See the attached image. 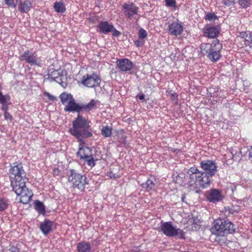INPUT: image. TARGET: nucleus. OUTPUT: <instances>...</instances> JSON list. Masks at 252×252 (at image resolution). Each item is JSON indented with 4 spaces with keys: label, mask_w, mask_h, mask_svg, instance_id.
Instances as JSON below:
<instances>
[{
    "label": "nucleus",
    "mask_w": 252,
    "mask_h": 252,
    "mask_svg": "<svg viewBox=\"0 0 252 252\" xmlns=\"http://www.w3.org/2000/svg\"><path fill=\"white\" fill-rule=\"evenodd\" d=\"M200 165L203 171L199 170L195 166L188 169L187 174L189 177L188 184L195 188L204 189L210 185V178L215 175L217 165L214 161L211 160H202L200 162Z\"/></svg>",
    "instance_id": "f257e3e1"
},
{
    "label": "nucleus",
    "mask_w": 252,
    "mask_h": 252,
    "mask_svg": "<svg viewBox=\"0 0 252 252\" xmlns=\"http://www.w3.org/2000/svg\"><path fill=\"white\" fill-rule=\"evenodd\" d=\"M90 122L79 114L72 122V127L69 130L70 134L75 137L79 141L91 137L93 134L90 129Z\"/></svg>",
    "instance_id": "f03ea898"
},
{
    "label": "nucleus",
    "mask_w": 252,
    "mask_h": 252,
    "mask_svg": "<svg viewBox=\"0 0 252 252\" xmlns=\"http://www.w3.org/2000/svg\"><path fill=\"white\" fill-rule=\"evenodd\" d=\"M222 47V44L218 39H216L211 44L202 43L200 47L202 54L206 55L208 58L212 62H216L221 57L220 51Z\"/></svg>",
    "instance_id": "7ed1b4c3"
},
{
    "label": "nucleus",
    "mask_w": 252,
    "mask_h": 252,
    "mask_svg": "<svg viewBox=\"0 0 252 252\" xmlns=\"http://www.w3.org/2000/svg\"><path fill=\"white\" fill-rule=\"evenodd\" d=\"M99 104V100L94 99H91L87 104L77 103L73 98L65 105L64 110L65 112H77L79 113L82 112L88 113L93 110L95 109Z\"/></svg>",
    "instance_id": "20e7f679"
},
{
    "label": "nucleus",
    "mask_w": 252,
    "mask_h": 252,
    "mask_svg": "<svg viewBox=\"0 0 252 252\" xmlns=\"http://www.w3.org/2000/svg\"><path fill=\"white\" fill-rule=\"evenodd\" d=\"M235 230L234 224L231 221L221 219L215 220L210 229L213 234L219 236L232 233Z\"/></svg>",
    "instance_id": "39448f33"
},
{
    "label": "nucleus",
    "mask_w": 252,
    "mask_h": 252,
    "mask_svg": "<svg viewBox=\"0 0 252 252\" xmlns=\"http://www.w3.org/2000/svg\"><path fill=\"white\" fill-rule=\"evenodd\" d=\"M12 187L22 183H26L28 179L21 164L13 163L9 171Z\"/></svg>",
    "instance_id": "423d86ee"
},
{
    "label": "nucleus",
    "mask_w": 252,
    "mask_h": 252,
    "mask_svg": "<svg viewBox=\"0 0 252 252\" xmlns=\"http://www.w3.org/2000/svg\"><path fill=\"white\" fill-rule=\"evenodd\" d=\"M67 176L68 182L73 188H77L83 191L88 184L86 176L80 174L75 169L68 170Z\"/></svg>",
    "instance_id": "0eeeda50"
},
{
    "label": "nucleus",
    "mask_w": 252,
    "mask_h": 252,
    "mask_svg": "<svg viewBox=\"0 0 252 252\" xmlns=\"http://www.w3.org/2000/svg\"><path fill=\"white\" fill-rule=\"evenodd\" d=\"M159 231H161L166 236L169 237H177L181 239H185V232L182 229L174 226L171 222L167 221L161 223Z\"/></svg>",
    "instance_id": "6e6552de"
},
{
    "label": "nucleus",
    "mask_w": 252,
    "mask_h": 252,
    "mask_svg": "<svg viewBox=\"0 0 252 252\" xmlns=\"http://www.w3.org/2000/svg\"><path fill=\"white\" fill-rule=\"evenodd\" d=\"M26 183H22L12 187L13 190L18 196H20V202L23 204L29 203L32 199L33 193L26 186Z\"/></svg>",
    "instance_id": "1a4fd4ad"
},
{
    "label": "nucleus",
    "mask_w": 252,
    "mask_h": 252,
    "mask_svg": "<svg viewBox=\"0 0 252 252\" xmlns=\"http://www.w3.org/2000/svg\"><path fill=\"white\" fill-rule=\"evenodd\" d=\"M21 61L30 64L31 65H36L41 67L43 65L42 61L40 57H37L36 53L32 52L29 50L24 52L19 56Z\"/></svg>",
    "instance_id": "9d476101"
},
{
    "label": "nucleus",
    "mask_w": 252,
    "mask_h": 252,
    "mask_svg": "<svg viewBox=\"0 0 252 252\" xmlns=\"http://www.w3.org/2000/svg\"><path fill=\"white\" fill-rule=\"evenodd\" d=\"M122 10L125 17L129 20H138L139 7L132 2H125L122 5Z\"/></svg>",
    "instance_id": "9b49d317"
},
{
    "label": "nucleus",
    "mask_w": 252,
    "mask_h": 252,
    "mask_svg": "<svg viewBox=\"0 0 252 252\" xmlns=\"http://www.w3.org/2000/svg\"><path fill=\"white\" fill-rule=\"evenodd\" d=\"M48 75L49 79L55 81L61 84L63 86L64 85H66L65 82L66 79V71L61 68L57 70H54L53 68H50L48 70Z\"/></svg>",
    "instance_id": "f8f14e48"
},
{
    "label": "nucleus",
    "mask_w": 252,
    "mask_h": 252,
    "mask_svg": "<svg viewBox=\"0 0 252 252\" xmlns=\"http://www.w3.org/2000/svg\"><path fill=\"white\" fill-rule=\"evenodd\" d=\"M100 82V78L94 72L85 74L83 76L81 80V83L88 88L97 87L99 86Z\"/></svg>",
    "instance_id": "ddd939ff"
},
{
    "label": "nucleus",
    "mask_w": 252,
    "mask_h": 252,
    "mask_svg": "<svg viewBox=\"0 0 252 252\" xmlns=\"http://www.w3.org/2000/svg\"><path fill=\"white\" fill-rule=\"evenodd\" d=\"M183 29L184 27L181 22H174L168 25L167 31L170 35L177 36L182 34Z\"/></svg>",
    "instance_id": "4468645a"
},
{
    "label": "nucleus",
    "mask_w": 252,
    "mask_h": 252,
    "mask_svg": "<svg viewBox=\"0 0 252 252\" xmlns=\"http://www.w3.org/2000/svg\"><path fill=\"white\" fill-rule=\"evenodd\" d=\"M116 64L122 72H127L130 71L133 67L134 64L129 60L126 58L118 60Z\"/></svg>",
    "instance_id": "2eb2a0df"
},
{
    "label": "nucleus",
    "mask_w": 252,
    "mask_h": 252,
    "mask_svg": "<svg viewBox=\"0 0 252 252\" xmlns=\"http://www.w3.org/2000/svg\"><path fill=\"white\" fill-rule=\"evenodd\" d=\"M207 198L210 202L215 203L222 199L220 191L217 189H212L208 191Z\"/></svg>",
    "instance_id": "dca6fc26"
},
{
    "label": "nucleus",
    "mask_w": 252,
    "mask_h": 252,
    "mask_svg": "<svg viewBox=\"0 0 252 252\" xmlns=\"http://www.w3.org/2000/svg\"><path fill=\"white\" fill-rule=\"evenodd\" d=\"M97 27L99 29V33L106 34L112 32L114 26L108 21H100Z\"/></svg>",
    "instance_id": "f3484780"
},
{
    "label": "nucleus",
    "mask_w": 252,
    "mask_h": 252,
    "mask_svg": "<svg viewBox=\"0 0 252 252\" xmlns=\"http://www.w3.org/2000/svg\"><path fill=\"white\" fill-rule=\"evenodd\" d=\"M204 36L210 38H215L220 33L219 29L214 26L206 27L203 31Z\"/></svg>",
    "instance_id": "a211bd4d"
},
{
    "label": "nucleus",
    "mask_w": 252,
    "mask_h": 252,
    "mask_svg": "<svg viewBox=\"0 0 252 252\" xmlns=\"http://www.w3.org/2000/svg\"><path fill=\"white\" fill-rule=\"evenodd\" d=\"M92 155L91 149L88 147L83 146L79 148V151L77 153V156L81 160H84L86 158H89Z\"/></svg>",
    "instance_id": "6ab92c4d"
},
{
    "label": "nucleus",
    "mask_w": 252,
    "mask_h": 252,
    "mask_svg": "<svg viewBox=\"0 0 252 252\" xmlns=\"http://www.w3.org/2000/svg\"><path fill=\"white\" fill-rule=\"evenodd\" d=\"M53 223L49 220H45L40 225V229L45 235H48L52 229Z\"/></svg>",
    "instance_id": "aec40b11"
},
{
    "label": "nucleus",
    "mask_w": 252,
    "mask_h": 252,
    "mask_svg": "<svg viewBox=\"0 0 252 252\" xmlns=\"http://www.w3.org/2000/svg\"><path fill=\"white\" fill-rule=\"evenodd\" d=\"M156 179L153 176H151L148 179L145 183H143L141 186L143 188L146 189L148 191L153 189L155 188L157 183Z\"/></svg>",
    "instance_id": "412c9836"
},
{
    "label": "nucleus",
    "mask_w": 252,
    "mask_h": 252,
    "mask_svg": "<svg viewBox=\"0 0 252 252\" xmlns=\"http://www.w3.org/2000/svg\"><path fill=\"white\" fill-rule=\"evenodd\" d=\"M32 5L30 0H25L23 2L20 1L18 9L21 12L27 13L30 10Z\"/></svg>",
    "instance_id": "4be33fe9"
},
{
    "label": "nucleus",
    "mask_w": 252,
    "mask_h": 252,
    "mask_svg": "<svg viewBox=\"0 0 252 252\" xmlns=\"http://www.w3.org/2000/svg\"><path fill=\"white\" fill-rule=\"evenodd\" d=\"M77 249L78 252H90L91 246L89 242H81L77 244Z\"/></svg>",
    "instance_id": "5701e85b"
},
{
    "label": "nucleus",
    "mask_w": 252,
    "mask_h": 252,
    "mask_svg": "<svg viewBox=\"0 0 252 252\" xmlns=\"http://www.w3.org/2000/svg\"><path fill=\"white\" fill-rule=\"evenodd\" d=\"M242 38L244 39L243 40L245 42L246 46H249L250 47H252V34L251 32L247 33L242 32L240 33Z\"/></svg>",
    "instance_id": "b1692460"
},
{
    "label": "nucleus",
    "mask_w": 252,
    "mask_h": 252,
    "mask_svg": "<svg viewBox=\"0 0 252 252\" xmlns=\"http://www.w3.org/2000/svg\"><path fill=\"white\" fill-rule=\"evenodd\" d=\"M34 208L41 215H44L45 214V207L43 203L39 201L35 200L34 202Z\"/></svg>",
    "instance_id": "393cba45"
},
{
    "label": "nucleus",
    "mask_w": 252,
    "mask_h": 252,
    "mask_svg": "<svg viewBox=\"0 0 252 252\" xmlns=\"http://www.w3.org/2000/svg\"><path fill=\"white\" fill-rule=\"evenodd\" d=\"M60 97L63 105H66L70 101L73 99L72 95L70 94L63 93L61 94Z\"/></svg>",
    "instance_id": "a878e982"
},
{
    "label": "nucleus",
    "mask_w": 252,
    "mask_h": 252,
    "mask_svg": "<svg viewBox=\"0 0 252 252\" xmlns=\"http://www.w3.org/2000/svg\"><path fill=\"white\" fill-rule=\"evenodd\" d=\"M54 8L57 13H63L66 10V8L63 1L55 2L54 4Z\"/></svg>",
    "instance_id": "bb28decb"
},
{
    "label": "nucleus",
    "mask_w": 252,
    "mask_h": 252,
    "mask_svg": "<svg viewBox=\"0 0 252 252\" xmlns=\"http://www.w3.org/2000/svg\"><path fill=\"white\" fill-rule=\"evenodd\" d=\"M101 134L104 137H109L111 136L112 132V128L108 126H102L101 129Z\"/></svg>",
    "instance_id": "cd10ccee"
},
{
    "label": "nucleus",
    "mask_w": 252,
    "mask_h": 252,
    "mask_svg": "<svg viewBox=\"0 0 252 252\" xmlns=\"http://www.w3.org/2000/svg\"><path fill=\"white\" fill-rule=\"evenodd\" d=\"M9 205V201L7 199L0 197V212H2L7 209Z\"/></svg>",
    "instance_id": "c85d7f7f"
},
{
    "label": "nucleus",
    "mask_w": 252,
    "mask_h": 252,
    "mask_svg": "<svg viewBox=\"0 0 252 252\" xmlns=\"http://www.w3.org/2000/svg\"><path fill=\"white\" fill-rule=\"evenodd\" d=\"M231 153L233 160L237 161L240 159L241 153L238 148L232 150Z\"/></svg>",
    "instance_id": "c756f323"
},
{
    "label": "nucleus",
    "mask_w": 252,
    "mask_h": 252,
    "mask_svg": "<svg viewBox=\"0 0 252 252\" xmlns=\"http://www.w3.org/2000/svg\"><path fill=\"white\" fill-rule=\"evenodd\" d=\"M10 97L9 94L4 95L1 92H0V103L1 104H8L10 100Z\"/></svg>",
    "instance_id": "7c9ffc66"
},
{
    "label": "nucleus",
    "mask_w": 252,
    "mask_h": 252,
    "mask_svg": "<svg viewBox=\"0 0 252 252\" xmlns=\"http://www.w3.org/2000/svg\"><path fill=\"white\" fill-rule=\"evenodd\" d=\"M240 211V208L238 207H236V209L231 208L229 207L225 208V213H227L226 215L228 216H230V214L233 215L237 214Z\"/></svg>",
    "instance_id": "2f4dec72"
},
{
    "label": "nucleus",
    "mask_w": 252,
    "mask_h": 252,
    "mask_svg": "<svg viewBox=\"0 0 252 252\" xmlns=\"http://www.w3.org/2000/svg\"><path fill=\"white\" fill-rule=\"evenodd\" d=\"M251 0H238V2L240 7L243 8H246L251 4Z\"/></svg>",
    "instance_id": "473e14b6"
},
{
    "label": "nucleus",
    "mask_w": 252,
    "mask_h": 252,
    "mask_svg": "<svg viewBox=\"0 0 252 252\" xmlns=\"http://www.w3.org/2000/svg\"><path fill=\"white\" fill-rule=\"evenodd\" d=\"M83 160L91 167H93L95 165L94 160L92 155L90 156L89 158H86Z\"/></svg>",
    "instance_id": "72a5a7b5"
},
{
    "label": "nucleus",
    "mask_w": 252,
    "mask_h": 252,
    "mask_svg": "<svg viewBox=\"0 0 252 252\" xmlns=\"http://www.w3.org/2000/svg\"><path fill=\"white\" fill-rule=\"evenodd\" d=\"M165 5L167 7L176 8V0H165Z\"/></svg>",
    "instance_id": "f704fd0d"
},
{
    "label": "nucleus",
    "mask_w": 252,
    "mask_h": 252,
    "mask_svg": "<svg viewBox=\"0 0 252 252\" xmlns=\"http://www.w3.org/2000/svg\"><path fill=\"white\" fill-rule=\"evenodd\" d=\"M19 0H4L5 3L8 6L15 7Z\"/></svg>",
    "instance_id": "c9c22d12"
},
{
    "label": "nucleus",
    "mask_w": 252,
    "mask_h": 252,
    "mask_svg": "<svg viewBox=\"0 0 252 252\" xmlns=\"http://www.w3.org/2000/svg\"><path fill=\"white\" fill-rule=\"evenodd\" d=\"M138 36L140 39H143L147 36V32L143 29H140L138 31Z\"/></svg>",
    "instance_id": "e433bc0d"
},
{
    "label": "nucleus",
    "mask_w": 252,
    "mask_h": 252,
    "mask_svg": "<svg viewBox=\"0 0 252 252\" xmlns=\"http://www.w3.org/2000/svg\"><path fill=\"white\" fill-rule=\"evenodd\" d=\"M217 18V16L213 12L207 13L205 16V19L209 21H213Z\"/></svg>",
    "instance_id": "4c0bfd02"
},
{
    "label": "nucleus",
    "mask_w": 252,
    "mask_h": 252,
    "mask_svg": "<svg viewBox=\"0 0 252 252\" xmlns=\"http://www.w3.org/2000/svg\"><path fill=\"white\" fill-rule=\"evenodd\" d=\"M169 94L170 95V98L171 100L174 102V103L177 104L178 102V94L176 93H169Z\"/></svg>",
    "instance_id": "58836bf2"
},
{
    "label": "nucleus",
    "mask_w": 252,
    "mask_h": 252,
    "mask_svg": "<svg viewBox=\"0 0 252 252\" xmlns=\"http://www.w3.org/2000/svg\"><path fill=\"white\" fill-rule=\"evenodd\" d=\"M223 3L226 6H230L233 5L234 4V0H222Z\"/></svg>",
    "instance_id": "ea45409f"
},
{
    "label": "nucleus",
    "mask_w": 252,
    "mask_h": 252,
    "mask_svg": "<svg viewBox=\"0 0 252 252\" xmlns=\"http://www.w3.org/2000/svg\"><path fill=\"white\" fill-rule=\"evenodd\" d=\"M113 29L112 30V31L111 32H112L113 36H116V37L119 36L121 34V32H119L118 30H117L114 27V28H113Z\"/></svg>",
    "instance_id": "a19ab883"
},
{
    "label": "nucleus",
    "mask_w": 252,
    "mask_h": 252,
    "mask_svg": "<svg viewBox=\"0 0 252 252\" xmlns=\"http://www.w3.org/2000/svg\"><path fill=\"white\" fill-rule=\"evenodd\" d=\"M45 95H46L48 99L52 100L54 101L56 100V97L51 94H50L49 93H45Z\"/></svg>",
    "instance_id": "79ce46f5"
},
{
    "label": "nucleus",
    "mask_w": 252,
    "mask_h": 252,
    "mask_svg": "<svg viewBox=\"0 0 252 252\" xmlns=\"http://www.w3.org/2000/svg\"><path fill=\"white\" fill-rule=\"evenodd\" d=\"M135 45L137 47H140L142 46L144 44V41L140 40H137L134 41Z\"/></svg>",
    "instance_id": "37998d69"
},
{
    "label": "nucleus",
    "mask_w": 252,
    "mask_h": 252,
    "mask_svg": "<svg viewBox=\"0 0 252 252\" xmlns=\"http://www.w3.org/2000/svg\"><path fill=\"white\" fill-rule=\"evenodd\" d=\"M4 117L6 120H11L12 119V116L7 112H5Z\"/></svg>",
    "instance_id": "c03bdc74"
},
{
    "label": "nucleus",
    "mask_w": 252,
    "mask_h": 252,
    "mask_svg": "<svg viewBox=\"0 0 252 252\" xmlns=\"http://www.w3.org/2000/svg\"><path fill=\"white\" fill-rule=\"evenodd\" d=\"M10 252H19V250L14 246H11L9 248Z\"/></svg>",
    "instance_id": "a18cd8bd"
},
{
    "label": "nucleus",
    "mask_w": 252,
    "mask_h": 252,
    "mask_svg": "<svg viewBox=\"0 0 252 252\" xmlns=\"http://www.w3.org/2000/svg\"><path fill=\"white\" fill-rule=\"evenodd\" d=\"M60 171L58 168H55L53 169V174L55 176L59 175L60 174Z\"/></svg>",
    "instance_id": "49530a36"
},
{
    "label": "nucleus",
    "mask_w": 252,
    "mask_h": 252,
    "mask_svg": "<svg viewBox=\"0 0 252 252\" xmlns=\"http://www.w3.org/2000/svg\"><path fill=\"white\" fill-rule=\"evenodd\" d=\"M2 110H4L5 112H7L8 109L7 104H2Z\"/></svg>",
    "instance_id": "de8ad7c7"
},
{
    "label": "nucleus",
    "mask_w": 252,
    "mask_h": 252,
    "mask_svg": "<svg viewBox=\"0 0 252 252\" xmlns=\"http://www.w3.org/2000/svg\"><path fill=\"white\" fill-rule=\"evenodd\" d=\"M137 97L140 100H143L145 99V95L144 94H142L141 95H137Z\"/></svg>",
    "instance_id": "09e8293b"
},
{
    "label": "nucleus",
    "mask_w": 252,
    "mask_h": 252,
    "mask_svg": "<svg viewBox=\"0 0 252 252\" xmlns=\"http://www.w3.org/2000/svg\"><path fill=\"white\" fill-rule=\"evenodd\" d=\"M249 155L252 158V146H251V148L250 149Z\"/></svg>",
    "instance_id": "8fccbe9b"
},
{
    "label": "nucleus",
    "mask_w": 252,
    "mask_h": 252,
    "mask_svg": "<svg viewBox=\"0 0 252 252\" xmlns=\"http://www.w3.org/2000/svg\"><path fill=\"white\" fill-rule=\"evenodd\" d=\"M186 198V197L185 195H183L182 197V201L184 202L185 201V199Z\"/></svg>",
    "instance_id": "3c124183"
},
{
    "label": "nucleus",
    "mask_w": 252,
    "mask_h": 252,
    "mask_svg": "<svg viewBox=\"0 0 252 252\" xmlns=\"http://www.w3.org/2000/svg\"><path fill=\"white\" fill-rule=\"evenodd\" d=\"M2 89V87L1 85L0 84V92H1Z\"/></svg>",
    "instance_id": "603ef678"
}]
</instances>
